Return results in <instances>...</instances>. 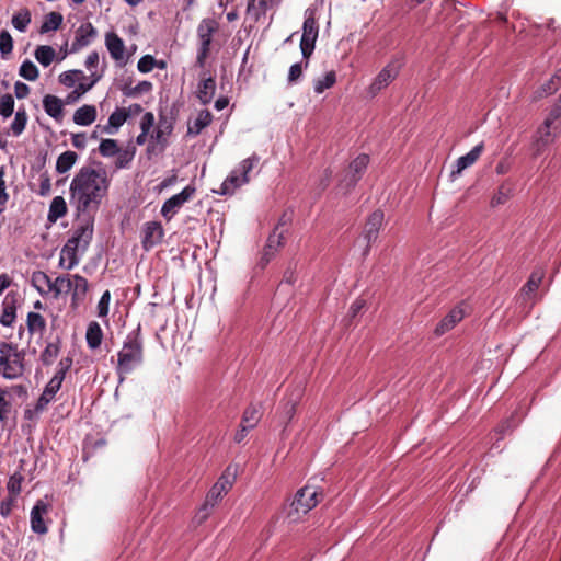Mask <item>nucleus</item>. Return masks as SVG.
<instances>
[{"mask_svg":"<svg viewBox=\"0 0 561 561\" xmlns=\"http://www.w3.org/2000/svg\"><path fill=\"white\" fill-rule=\"evenodd\" d=\"M100 168L82 167L75 174L69 187V203L79 214L95 213L106 197L111 179L102 164Z\"/></svg>","mask_w":561,"mask_h":561,"instance_id":"nucleus-1","label":"nucleus"},{"mask_svg":"<svg viewBox=\"0 0 561 561\" xmlns=\"http://www.w3.org/2000/svg\"><path fill=\"white\" fill-rule=\"evenodd\" d=\"M93 237V224L87 220L78 225L60 252L59 266L70 271L80 262Z\"/></svg>","mask_w":561,"mask_h":561,"instance_id":"nucleus-2","label":"nucleus"},{"mask_svg":"<svg viewBox=\"0 0 561 561\" xmlns=\"http://www.w3.org/2000/svg\"><path fill=\"white\" fill-rule=\"evenodd\" d=\"M144 362V340L140 327L129 332L117 354L116 373L122 382L127 375Z\"/></svg>","mask_w":561,"mask_h":561,"instance_id":"nucleus-3","label":"nucleus"},{"mask_svg":"<svg viewBox=\"0 0 561 561\" xmlns=\"http://www.w3.org/2000/svg\"><path fill=\"white\" fill-rule=\"evenodd\" d=\"M89 283L85 277L79 274L59 275L51 279L49 294L58 298L64 294H71V307L77 308L85 298Z\"/></svg>","mask_w":561,"mask_h":561,"instance_id":"nucleus-4","label":"nucleus"},{"mask_svg":"<svg viewBox=\"0 0 561 561\" xmlns=\"http://www.w3.org/2000/svg\"><path fill=\"white\" fill-rule=\"evenodd\" d=\"M236 480V471H231V467H228L224 473L219 477L217 482L208 491L205 502L199 507L195 518L201 524L209 516L211 510L217 503L226 495L232 488Z\"/></svg>","mask_w":561,"mask_h":561,"instance_id":"nucleus-5","label":"nucleus"},{"mask_svg":"<svg viewBox=\"0 0 561 561\" xmlns=\"http://www.w3.org/2000/svg\"><path fill=\"white\" fill-rule=\"evenodd\" d=\"M260 159V156L256 153L243 159L239 165L230 172L216 193L225 196L232 195L237 188L248 184L250 182V172L259 164Z\"/></svg>","mask_w":561,"mask_h":561,"instance_id":"nucleus-6","label":"nucleus"},{"mask_svg":"<svg viewBox=\"0 0 561 561\" xmlns=\"http://www.w3.org/2000/svg\"><path fill=\"white\" fill-rule=\"evenodd\" d=\"M319 495L316 486L306 485L299 489L290 503L289 511L287 513L288 518L291 522H297L301 516L306 515L319 503Z\"/></svg>","mask_w":561,"mask_h":561,"instance_id":"nucleus-7","label":"nucleus"},{"mask_svg":"<svg viewBox=\"0 0 561 561\" xmlns=\"http://www.w3.org/2000/svg\"><path fill=\"white\" fill-rule=\"evenodd\" d=\"M319 34V26L316 18V9L308 8L305 11L302 24V36L300 39V50L304 59H309L316 48V41Z\"/></svg>","mask_w":561,"mask_h":561,"instance_id":"nucleus-8","label":"nucleus"},{"mask_svg":"<svg viewBox=\"0 0 561 561\" xmlns=\"http://www.w3.org/2000/svg\"><path fill=\"white\" fill-rule=\"evenodd\" d=\"M369 164V156L362 153L357 156L345 170L339 183V188L344 193L353 190L362 179Z\"/></svg>","mask_w":561,"mask_h":561,"instance_id":"nucleus-9","label":"nucleus"},{"mask_svg":"<svg viewBox=\"0 0 561 561\" xmlns=\"http://www.w3.org/2000/svg\"><path fill=\"white\" fill-rule=\"evenodd\" d=\"M216 30L217 23L213 19H204L197 27L199 47L196 56V65L201 68L204 67L205 61L209 55L213 35Z\"/></svg>","mask_w":561,"mask_h":561,"instance_id":"nucleus-10","label":"nucleus"},{"mask_svg":"<svg viewBox=\"0 0 561 561\" xmlns=\"http://www.w3.org/2000/svg\"><path fill=\"white\" fill-rule=\"evenodd\" d=\"M401 62L398 59L388 62L375 77L368 88V93L376 96L381 90L387 88L399 75Z\"/></svg>","mask_w":561,"mask_h":561,"instance_id":"nucleus-11","label":"nucleus"},{"mask_svg":"<svg viewBox=\"0 0 561 561\" xmlns=\"http://www.w3.org/2000/svg\"><path fill=\"white\" fill-rule=\"evenodd\" d=\"M196 190L192 185L185 186L180 193L174 194L170 198H168L162 207L161 215L167 220L170 221L181 209V207L187 203L194 196Z\"/></svg>","mask_w":561,"mask_h":561,"instance_id":"nucleus-12","label":"nucleus"},{"mask_svg":"<svg viewBox=\"0 0 561 561\" xmlns=\"http://www.w3.org/2000/svg\"><path fill=\"white\" fill-rule=\"evenodd\" d=\"M25 354H16L14 357H0V366L2 367V377L8 380L18 379L25 371Z\"/></svg>","mask_w":561,"mask_h":561,"instance_id":"nucleus-13","label":"nucleus"},{"mask_svg":"<svg viewBox=\"0 0 561 561\" xmlns=\"http://www.w3.org/2000/svg\"><path fill=\"white\" fill-rule=\"evenodd\" d=\"M141 245L146 251L161 243L164 237V229L159 221H148L142 226Z\"/></svg>","mask_w":561,"mask_h":561,"instance_id":"nucleus-14","label":"nucleus"},{"mask_svg":"<svg viewBox=\"0 0 561 561\" xmlns=\"http://www.w3.org/2000/svg\"><path fill=\"white\" fill-rule=\"evenodd\" d=\"M98 31L91 22L82 23L75 34V39L71 44V53H77L80 49L89 46L96 37Z\"/></svg>","mask_w":561,"mask_h":561,"instance_id":"nucleus-15","label":"nucleus"},{"mask_svg":"<svg viewBox=\"0 0 561 561\" xmlns=\"http://www.w3.org/2000/svg\"><path fill=\"white\" fill-rule=\"evenodd\" d=\"M483 148V142H480L477 146H474L468 153L459 157L456 160L455 169L450 173L451 180H456L462 173L463 170L474 164L476 161L481 156Z\"/></svg>","mask_w":561,"mask_h":561,"instance_id":"nucleus-16","label":"nucleus"},{"mask_svg":"<svg viewBox=\"0 0 561 561\" xmlns=\"http://www.w3.org/2000/svg\"><path fill=\"white\" fill-rule=\"evenodd\" d=\"M383 217V213L379 209L371 213L368 217L363 232V236L367 241V249H369L370 244L377 240L382 227Z\"/></svg>","mask_w":561,"mask_h":561,"instance_id":"nucleus-17","label":"nucleus"},{"mask_svg":"<svg viewBox=\"0 0 561 561\" xmlns=\"http://www.w3.org/2000/svg\"><path fill=\"white\" fill-rule=\"evenodd\" d=\"M48 512V505L38 500L33 506L30 515L31 528L34 533L44 535L48 531L47 526L44 522V515Z\"/></svg>","mask_w":561,"mask_h":561,"instance_id":"nucleus-18","label":"nucleus"},{"mask_svg":"<svg viewBox=\"0 0 561 561\" xmlns=\"http://www.w3.org/2000/svg\"><path fill=\"white\" fill-rule=\"evenodd\" d=\"M465 317L463 309L459 306L453 308L436 325L435 334L437 336L444 335L455 328Z\"/></svg>","mask_w":561,"mask_h":561,"instance_id":"nucleus-19","label":"nucleus"},{"mask_svg":"<svg viewBox=\"0 0 561 561\" xmlns=\"http://www.w3.org/2000/svg\"><path fill=\"white\" fill-rule=\"evenodd\" d=\"M105 46L110 56L118 62H125V44L124 41L114 32L105 34Z\"/></svg>","mask_w":561,"mask_h":561,"instance_id":"nucleus-20","label":"nucleus"},{"mask_svg":"<svg viewBox=\"0 0 561 561\" xmlns=\"http://www.w3.org/2000/svg\"><path fill=\"white\" fill-rule=\"evenodd\" d=\"M173 123L164 115L159 116V122L157 127L153 129L151 134V139L157 145L161 146V149H164L168 145V137L172 134Z\"/></svg>","mask_w":561,"mask_h":561,"instance_id":"nucleus-21","label":"nucleus"},{"mask_svg":"<svg viewBox=\"0 0 561 561\" xmlns=\"http://www.w3.org/2000/svg\"><path fill=\"white\" fill-rule=\"evenodd\" d=\"M552 125L543 122L537 130L536 139L534 142L535 156L541 154L545 149L556 140V134L551 131Z\"/></svg>","mask_w":561,"mask_h":561,"instance_id":"nucleus-22","label":"nucleus"},{"mask_svg":"<svg viewBox=\"0 0 561 561\" xmlns=\"http://www.w3.org/2000/svg\"><path fill=\"white\" fill-rule=\"evenodd\" d=\"M129 117L130 113L125 107H117L110 115L107 124L102 127V133L115 135Z\"/></svg>","mask_w":561,"mask_h":561,"instance_id":"nucleus-23","label":"nucleus"},{"mask_svg":"<svg viewBox=\"0 0 561 561\" xmlns=\"http://www.w3.org/2000/svg\"><path fill=\"white\" fill-rule=\"evenodd\" d=\"M213 122V115L208 110H202L198 112L197 116L193 121L187 122V133L188 137L198 136L203 129L209 126Z\"/></svg>","mask_w":561,"mask_h":561,"instance_id":"nucleus-24","label":"nucleus"},{"mask_svg":"<svg viewBox=\"0 0 561 561\" xmlns=\"http://www.w3.org/2000/svg\"><path fill=\"white\" fill-rule=\"evenodd\" d=\"M284 239V229L280 227H275L273 232L268 236L266 245L264 248L263 260L265 263H268L270 260L274 256L275 252L283 244Z\"/></svg>","mask_w":561,"mask_h":561,"instance_id":"nucleus-25","label":"nucleus"},{"mask_svg":"<svg viewBox=\"0 0 561 561\" xmlns=\"http://www.w3.org/2000/svg\"><path fill=\"white\" fill-rule=\"evenodd\" d=\"M43 107L45 113L57 122H61L64 116L62 101L55 95L47 94L43 98Z\"/></svg>","mask_w":561,"mask_h":561,"instance_id":"nucleus-26","label":"nucleus"},{"mask_svg":"<svg viewBox=\"0 0 561 561\" xmlns=\"http://www.w3.org/2000/svg\"><path fill=\"white\" fill-rule=\"evenodd\" d=\"M96 116V107L94 105L84 104L75 111L72 121L78 126H89L95 122Z\"/></svg>","mask_w":561,"mask_h":561,"instance_id":"nucleus-27","label":"nucleus"},{"mask_svg":"<svg viewBox=\"0 0 561 561\" xmlns=\"http://www.w3.org/2000/svg\"><path fill=\"white\" fill-rule=\"evenodd\" d=\"M545 276V272L541 268L535 270L526 284L522 288V296L526 300H530V304L534 305V300L530 298V295L534 294L540 286Z\"/></svg>","mask_w":561,"mask_h":561,"instance_id":"nucleus-28","label":"nucleus"},{"mask_svg":"<svg viewBox=\"0 0 561 561\" xmlns=\"http://www.w3.org/2000/svg\"><path fill=\"white\" fill-rule=\"evenodd\" d=\"M216 91V81L214 78L208 77L206 79H203L198 83L197 88V98L201 101L202 104L206 105L209 104L215 95Z\"/></svg>","mask_w":561,"mask_h":561,"instance_id":"nucleus-29","label":"nucleus"},{"mask_svg":"<svg viewBox=\"0 0 561 561\" xmlns=\"http://www.w3.org/2000/svg\"><path fill=\"white\" fill-rule=\"evenodd\" d=\"M61 385L50 379L45 386L42 394L39 396L35 409L36 411H43L54 399L55 394L60 390Z\"/></svg>","mask_w":561,"mask_h":561,"instance_id":"nucleus-30","label":"nucleus"},{"mask_svg":"<svg viewBox=\"0 0 561 561\" xmlns=\"http://www.w3.org/2000/svg\"><path fill=\"white\" fill-rule=\"evenodd\" d=\"M90 78H91V81L90 83H79L77 85V88L70 92L67 98H66V102L68 104L77 101L81 95H83L84 93H87L89 90L92 89V87L99 81L101 80L102 78V73H96V72H92V75H90Z\"/></svg>","mask_w":561,"mask_h":561,"instance_id":"nucleus-31","label":"nucleus"},{"mask_svg":"<svg viewBox=\"0 0 561 561\" xmlns=\"http://www.w3.org/2000/svg\"><path fill=\"white\" fill-rule=\"evenodd\" d=\"M103 339V332L100 324L95 321L89 323L85 333L87 345L91 350L100 347Z\"/></svg>","mask_w":561,"mask_h":561,"instance_id":"nucleus-32","label":"nucleus"},{"mask_svg":"<svg viewBox=\"0 0 561 561\" xmlns=\"http://www.w3.org/2000/svg\"><path fill=\"white\" fill-rule=\"evenodd\" d=\"M32 285L42 296H47L50 289L51 278L43 271H35L31 277Z\"/></svg>","mask_w":561,"mask_h":561,"instance_id":"nucleus-33","label":"nucleus"},{"mask_svg":"<svg viewBox=\"0 0 561 561\" xmlns=\"http://www.w3.org/2000/svg\"><path fill=\"white\" fill-rule=\"evenodd\" d=\"M27 331L31 335L35 333L43 334L46 330V320L38 312H28L26 317Z\"/></svg>","mask_w":561,"mask_h":561,"instance_id":"nucleus-34","label":"nucleus"},{"mask_svg":"<svg viewBox=\"0 0 561 561\" xmlns=\"http://www.w3.org/2000/svg\"><path fill=\"white\" fill-rule=\"evenodd\" d=\"M78 154L75 151H65L62 152L56 161V171L59 174H64L68 172L77 162Z\"/></svg>","mask_w":561,"mask_h":561,"instance_id":"nucleus-35","label":"nucleus"},{"mask_svg":"<svg viewBox=\"0 0 561 561\" xmlns=\"http://www.w3.org/2000/svg\"><path fill=\"white\" fill-rule=\"evenodd\" d=\"M34 57L43 67H48L54 61L56 51L49 45H39L34 51Z\"/></svg>","mask_w":561,"mask_h":561,"instance_id":"nucleus-36","label":"nucleus"},{"mask_svg":"<svg viewBox=\"0 0 561 561\" xmlns=\"http://www.w3.org/2000/svg\"><path fill=\"white\" fill-rule=\"evenodd\" d=\"M60 352V343L57 342H49L41 353V360L45 366L51 365L55 359L58 357Z\"/></svg>","mask_w":561,"mask_h":561,"instance_id":"nucleus-37","label":"nucleus"},{"mask_svg":"<svg viewBox=\"0 0 561 561\" xmlns=\"http://www.w3.org/2000/svg\"><path fill=\"white\" fill-rule=\"evenodd\" d=\"M62 15L58 12H50L45 16L41 25V33H48L57 31L62 24Z\"/></svg>","mask_w":561,"mask_h":561,"instance_id":"nucleus-38","label":"nucleus"},{"mask_svg":"<svg viewBox=\"0 0 561 561\" xmlns=\"http://www.w3.org/2000/svg\"><path fill=\"white\" fill-rule=\"evenodd\" d=\"M66 213L67 205L65 199L61 196L54 197L49 206L48 219L55 221L58 218L65 216Z\"/></svg>","mask_w":561,"mask_h":561,"instance_id":"nucleus-39","label":"nucleus"},{"mask_svg":"<svg viewBox=\"0 0 561 561\" xmlns=\"http://www.w3.org/2000/svg\"><path fill=\"white\" fill-rule=\"evenodd\" d=\"M9 297L10 295H7L4 301H3V308H2V314L0 317V323L3 325V327H11L14 321H15V318H16V314H15V306L12 302H9Z\"/></svg>","mask_w":561,"mask_h":561,"instance_id":"nucleus-40","label":"nucleus"},{"mask_svg":"<svg viewBox=\"0 0 561 561\" xmlns=\"http://www.w3.org/2000/svg\"><path fill=\"white\" fill-rule=\"evenodd\" d=\"M30 23H31V12L26 8L20 10L12 16L13 27L21 33H23L27 30V26L30 25Z\"/></svg>","mask_w":561,"mask_h":561,"instance_id":"nucleus-41","label":"nucleus"},{"mask_svg":"<svg viewBox=\"0 0 561 561\" xmlns=\"http://www.w3.org/2000/svg\"><path fill=\"white\" fill-rule=\"evenodd\" d=\"M27 114L24 108H20L11 123L10 129L12 131V135L15 137H19L25 129L27 124Z\"/></svg>","mask_w":561,"mask_h":561,"instance_id":"nucleus-42","label":"nucleus"},{"mask_svg":"<svg viewBox=\"0 0 561 561\" xmlns=\"http://www.w3.org/2000/svg\"><path fill=\"white\" fill-rule=\"evenodd\" d=\"M19 75L25 80L35 81L39 77V71L32 60L25 59L20 66Z\"/></svg>","mask_w":561,"mask_h":561,"instance_id":"nucleus-43","label":"nucleus"},{"mask_svg":"<svg viewBox=\"0 0 561 561\" xmlns=\"http://www.w3.org/2000/svg\"><path fill=\"white\" fill-rule=\"evenodd\" d=\"M261 419L260 409L256 405H249L242 415L241 423L250 428H254Z\"/></svg>","mask_w":561,"mask_h":561,"instance_id":"nucleus-44","label":"nucleus"},{"mask_svg":"<svg viewBox=\"0 0 561 561\" xmlns=\"http://www.w3.org/2000/svg\"><path fill=\"white\" fill-rule=\"evenodd\" d=\"M336 81V76L334 71L327 72L322 78H319L314 82V92L317 94L323 93L327 89H330L334 85Z\"/></svg>","mask_w":561,"mask_h":561,"instance_id":"nucleus-45","label":"nucleus"},{"mask_svg":"<svg viewBox=\"0 0 561 561\" xmlns=\"http://www.w3.org/2000/svg\"><path fill=\"white\" fill-rule=\"evenodd\" d=\"M99 152L102 157H114L119 152L118 144L115 139H102L99 145Z\"/></svg>","mask_w":561,"mask_h":561,"instance_id":"nucleus-46","label":"nucleus"},{"mask_svg":"<svg viewBox=\"0 0 561 561\" xmlns=\"http://www.w3.org/2000/svg\"><path fill=\"white\" fill-rule=\"evenodd\" d=\"M84 78V73L81 70H67L59 75V82L67 87L72 88L77 81Z\"/></svg>","mask_w":561,"mask_h":561,"instance_id":"nucleus-47","label":"nucleus"},{"mask_svg":"<svg viewBox=\"0 0 561 561\" xmlns=\"http://www.w3.org/2000/svg\"><path fill=\"white\" fill-rule=\"evenodd\" d=\"M309 66V59H304L299 62H296L290 66L288 71L287 81L289 84L296 83L302 76L304 69H307Z\"/></svg>","mask_w":561,"mask_h":561,"instance_id":"nucleus-48","label":"nucleus"},{"mask_svg":"<svg viewBox=\"0 0 561 561\" xmlns=\"http://www.w3.org/2000/svg\"><path fill=\"white\" fill-rule=\"evenodd\" d=\"M72 366V358L71 357H64L59 360L57 371L53 376V380L56 381L58 385H62V381L65 380V377L69 369Z\"/></svg>","mask_w":561,"mask_h":561,"instance_id":"nucleus-49","label":"nucleus"},{"mask_svg":"<svg viewBox=\"0 0 561 561\" xmlns=\"http://www.w3.org/2000/svg\"><path fill=\"white\" fill-rule=\"evenodd\" d=\"M13 49V39L10 33L5 30L0 32V55L5 59Z\"/></svg>","mask_w":561,"mask_h":561,"instance_id":"nucleus-50","label":"nucleus"},{"mask_svg":"<svg viewBox=\"0 0 561 561\" xmlns=\"http://www.w3.org/2000/svg\"><path fill=\"white\" fill-rule=\"evenodd\" d=\"M14 111V99L7 93L0 98V115L4 118L10 117Z\"/></svg>","mask_w":561,"mask_h":561,"instance_id":"nucleus-51","label":"nucleus"},{"mask_svg":"<svg viewBox=\"0 0 561 561\" xmlns=\"http://www.w3.org/2000/svg\"><path fill=\"white\" fill-rule=\"evenodd\" d=\"M23 476L20 472H15L10 476L9 481L7 483V489L10 495L18 496L21 492V484L23 481Z\"/></svg>","mask_w":561,"mask_h":561,"instance_id":"nucleus-52","label":"nucleus"},{"mask_svg":"<svg viewBox=\"0 0 561 561\" xmlns=\"http://www.w3.org/2000/svg\"><path fill=\"white\" fill-rule=\"evenodd\" d=\"M7 389L0 388V422L5 423L11 411V403L7 399Z\"/></svg>","mask_w":561,"mask_h":561,"instance_id":"nucleus-53","label":"nucleus"},{"mask_svg":"<svg viewBox=\"0 0 561 561\" xmlns=\"http://www.w3.org/2000/svg\"><path fill=\"white\" fill-rule=\"evenodd\" d=\"M266 1L265 0H249L247 11L255 16V20L265 12Z\"/></svg>","mask_w":561,"mask_h":561,"instance_id":"nucleus-54","label":"nucleus"},{"mask_svg":"<svg viewBox=\"0 0 561 561\" xmlns=\"http://www.w3.org/2000/svg\"><path fill=\"white\" fill-rule=\"evenodd\" d=\"M110 301H111V293H110V290H105L102 294V296H101V298H100V300L98 302V307H96L98 308V316L100 318L107 317L108 310H110Z\"/></svg>","mask_w":561,"mask_h":561,"instance_id":"nucleus-55","label":"nucleus"},{"mask_svg":"<svg viewBox=\"0 0 561 561\" xmlns=\"http://www.w3.org/2000/svg\"><path fill=\"white\" fill-rule=\"evenodd\" d=\"M16 354H25L24 351L19 350L18 346L10 342L0 343V357H14Z\"/></svg>","mask_w":561,"mask_h":561,"instance_id":"nucleus-56","label":"nucleus"},{"mask_svg":"<svg viewBox=\"0 0 561 561\" xmlns=\"http://www.w3.org/2000/svg\"><path fill=\"white\" fill-rule=\"evenodd\" d=\"M156 65L157 61L151 55H145L138 60L137 69L141 73H148L154 68Z\"/></svg>","mask_w":561,"mask_h":561,"instance_id":"nucleus-57","label":"nucleus"},{"mask_svg":"<svg viewBox=\"0 0 561 561\" xmlns=\"http://www.w3.org/2000/svg\"><path fill=\"white\" fill-rule=\"evenodd\" d=\"M134 154H135L134 151H129V150L121 151L119 150V152L116 154L117 156V159L115 161L116 168L117 169H126V168H128L129 163L134 159Z\"/></svg>","mask_w":561,"mask_h":561,"instance_id":"nucleus-58","label":"nucleus"},{"mask_svg":"<svg viewBox=\"0 0 561 561\" xmlns=\"http://www.w3.org/2000/svg\"><path fill=\"white\" fill-rule=\"evenodd\" d=\"M295 414H296V402H294V401L286 402L280 412L282 419L287 424L288 422H290L293 420Z\"/></svg>","mask_w":561,"mask_h":561,"instance_id":"nucleus-59","label":"nucleus"},{"mask_svg":"<svg viewBox=\"0 0 561 561\" xmlns=\"http://www.w3.org/2000/svg\"><path fill=\"white\" fill-rule=\"evenodd\" d=\"M154 125V115L151 112H146L140 121V130L150 133Z\"/></svg>","mask_w":561,"mask_h":561,"instance_id":"nucleus-60","label":"nucleus"},{"mask_svg":"<svg viewBox=\"0 0 561 561\" xmlns=\"http://www.w3.org/2000/svg\"><path fill=\"white\" fill-rule=\"evenodd\" d=\"M51 188L50 178L47 173H43L39 175V191L38 194L41 196H46L49 194Z\"/></svg>","mask_w":561,"mask_h":561,"instance_id":"nucleus-61","label":"nucleus"},{"mask_svg":"<svg viewBox=\"0 0 561 561\" xmlns=\"http://www.w3.org/2000/svg\"><path fill=\"white\" fill-rule=\"evenodd\" d=\"M151 88H152L151 82H149V81H140L136 87H134L129 91L125 92L124 94L127 95V96H133V95H136L138 93L148 92V91L151 90Z\"/></svg>","mask_w":561,"mask_h":561,"instance_id":"nucleus-62","label":"nucleus"},{"mask_svg":"<svg viewBox=\"0 0 561 561\" xmlns=\"http://www.w3.org/2000/svg\"><path fill=\"white\" fill-rule=\"evenodd\" d=\"M99 62H100L99 53L91 51L85 58L84 66L92 73V72H94L93 69H95L98 67Z\"/></svg>","mask_w":561,"mask_h":561,"instance_id":"nucleus-63","label":"nucleus"},{"mask_svg":"<svg viewBox=\"0 0 561 561\" xmlns=\"http://www.w3.org/2000/svg\"><path fill=\"white\" fill-rule=\"evenodd\" d=\"M15 497L16 496L10 495L0 503V514L3 517H8L10 515Z\"/></svg>","mask_w":561,"mask_h":561,"instance_id":"nucleus-64","label":"nucleus"}]
</instances>
